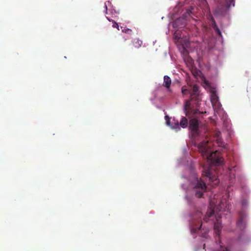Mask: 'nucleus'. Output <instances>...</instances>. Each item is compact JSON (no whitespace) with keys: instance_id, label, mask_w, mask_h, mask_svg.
Wrapping results in <instances>:
<instances>
[{"instance_id":"f257e3e1","label":"nucleus","mask_w":251,"mask_h":251,"mask_svg":"<svg viewBox=\"0 0 251 251\" xmlns=\"http://www.w3.org/2000/svg\"><path fill=\"white\" fill-rule=\"evenodd\" d=\"M199 149L202 157L205 158L208 163L203 165L202 175L206 177L213 187L217 186L220 181L217 176L213 173L210 164H221L223 161L220 152L217 151H211L209 149L207 142L201 143L199 145Z\"/></svg>"},{"instance_id":"f03ea898","label":"nucleus","mask_w":251,"mask_h":251,"mask_svg":"<svg viewBox=\"0 0 251 251\" xmlns=\"http://www.w3.org/2000/svg\"><path fill=\"white\" fill-rule=\"evenodd\" d=\"M193 190L197 198H201L206 189L205 182L201 179L196 177L192 183Z\"/></svg>"},{"instance_id":"7ed1b4c3","label":"nucleus","mask_w":251,"mask_h":251,"mask_svg":"<svg viewBox=\"0 0 251 251\" xmlns=\"http://www.w3.org/2000/svg\"><path fill=\"white\" fill-rule=\"evenodd\" d=\"M189 127L194 135H197L199 134V122L198 119L196 118L191 119L189 122Z\"/></svg>"},{"instance_id":"20e7f679","label":"nucleus","mask_w":251,"mask_h":251,"mask_svg":"<svg viewBox=\"0 0 251 251\" xmlns=\"http://www.w3.org/2000/svg\"><path fill=\"white\" fill-rule=\"evenodd\" d=\"M188 125V121L187 119L185 117H182L180 123L177 121L175 123V125L172 126V128L173 129H180L179 126L182 127V128H186Z\"/></svg>"},{"instance_id":"39448f33","label":"nucleus","mask_w":251,"mask_h":251,"mask_svg":"<svg viewBox=\"0 0 251 251\" xmlns=\"http://www.w3.org/2000/svg\"><path fill=\"white\" fill-rule=\"evenodd\" d=\"M191 99L189 100H186L185 101L183 110L185 113V115L188 116L191 113H196V112H194L192 108V106L191 104Z\"/></svg>"},{"instance_id":"423d86ee","label":"nucleus","mask_w":251,"mask_h":251,"mask_svg":"<svg viewBox=\"0 0 251 251\" xmlns=\"http://www.w3.org/2000/svg\"><path fill=\"white\" fill-rule=\"evenodd\" d=\"M199 86L197 84L193 85L192 91L190 92L191 100H199Z\"/></svg>"},{"instance_id":"0eeeda50","label":"nucleus","mask_w":251,"mask_h":251,"mask_svg":"<svg viewBox=\"0 0 251 251\" xmlns=\"http://www.w3.org/2000/svg\"><path fill=\"white\" fill-rule=\"evenodd\" d=\"M239 216L240 218L237 222V225L238 227L242 229L245 227L246 222L245 221V218L246 217V215L243 212H240L239 213Z\"/></svg>"},{"instance_id":"6e6552de","label":"nucleus","mask_w":251,"mask_h":251,"mask_svg":"<svg viewBox=\"0 0 251 251\" xmlns=\"http://www.w3.org/2000/svg\"><path fill=\"white\" fill-rule=\"evenodd\" d=\"M229 205L226 199H223L221 201L219 204L218 207L217 209L221 211H226V209H228Z\"/></svg>"},{"instance_id":"1a4fd4ad","label":"nucleus","mask_w":251,"mask_h":251,"mask_svg":"<svg viewBox=\"0 0 251 251\" xmlns=\"http://www.w3.org/2000/svg\"><path fill=\"white\" fill-rule=\"evenodd\" d=\"M220 217H216V221L214 223V228L217 235H219L221 229V222Z\"/></svg>"},{"instance_id":"9d476101","label":"nucleus","mask_w":251,"mask_h":251,"mask_svg":"<svg viewBox=\"0 0 251 251\" xmlns=\"http://www.w3.org/2000/svg\"><path fill=\"white\" fill-rule=\"evenodd\" d=\"M210 100L213 105L216 104L219 100V97L215 91L211 92Z\"/></svg>"},{"instance_id":"9b49d317","label":"nucleus","mask_w":251,"mask_h":251,"mask_svg":"<svg viewBox=\"0 0 251 251\" xmlns=\"http://www.w3.org/2000/svg\"><path fill=\"white\" fill-rule=\"evenodd\" d=\"M171 79L168 75H165L164 76V85L166 87L169 91H171L170 87L171 84Z\"/></svg>"},{"instance_id":"f8f14e48","label":"nucleus","mask_w":251,"mask_h":251,"mask_svg":"<svg viewBox=\"0 0 251 251\" xmlns=\"http://www.w3.org/2000/svg\"><path fill=\"white\" fill-rule=\"evenodd\" d=\"M214 214V210L213 209L210 208L203 218L204 221L207 222L209 221V218L212 217Z\"/></svg>"},{"instance_id":"ddd939ff","label":"nucleus","mask_w":251,"mask_h":251,"mask_svg":"<svg viewBox=\"0 0 251 251\" xmlns=\"http://www.w3.org/2000/svg\"><path fill=\"white\" fill-rule=\"evenodd\" d=\"M202 223L201 220L199 222L198 225L193 223L192 225V230L194 232H197L201 228Z\"/></svg>"},{"instance_id":"4468645a","label":"nucleus","mask_w":251,"mask_h":251,"mask_svg":"<svg viewBox=\"0 0 251 251\" xmlns=\"http://www.w3.org/2000/svg\"><path fill=\"white\" fill-rule=\"evenodd\" d=\"M142 44V42L138 39H134L133 42V44L134 46L136 48H138L140 47H141Z\"/></svg>"},{"instance_id":"2eb2a0df","label":"nucleus","mask_w":251,"mask_h":251,"mask_svg":"<svg viewBox=\"0 0 251 251\" xmlns=\"http://www.w3.org/2000/svg\"><path fill=\"white\" fill-rule=\"evenodd\" d=\"M122 32H125L127 34H131L132 30L129 28H127L126 27H121Z\"/></svg>"},{"instance_id":"dca6fc26","label":"nucleus","mask_w":251,"mask_h":251,"mask_svg":"<svg viewBox=\"0 0 251 251\" xmlns=\"http://www.w3.org/2000/svg\"><path fill=\"white\" fill-rule=\"evenodd\" d=\"M226 6L227 7H230L232 5L234 6V0H227Z\"/></svg>"},{"instance_id":"f3484780","label":"nucleus","mask_w":251,"mask_h":251,"mask_svg":"<svg viewBox=\"0 0 251 251\" xmlns=\"http://www.w3.org/2000/svg\"><path fill=\"white\" fill-rule=\"evenodd\" d=\"M190 91L186 89L185 86H183L181 88V92L183 95L187 94V93H190Z\"/></svg>"},{"instance_id":"a211bd4d","label":"nucleus","mask_w":251,"mask_h":251,"mask_svg":"<svg viewBox=\"0 0 251 251\" xmlns=\"http://www.w3.org/2000/svg\"><path fill=\"white\" fill-rule=\"evenodd\" d=\"M229 248L227 247H224L222 245L220 246V248L218 250V251H229Z\"/></svg>"},{"instance_id":"6ab92c4d","label":"nucleus","mask_w":251,"mask_h":251,"mask_svg":"<svg viewBox=\"0 0 251 251\" xmlns=\"http://www.w3.org/2000/svg\"><path fill=\"white\" fill-rule=\"evenodd\" d=\"M165 119L166 121V124L168 126H170L172 127V126H173L174 125H171V121L168 115L165 116Z\"/></svg>"},{"instance_id":"aec40b11","label":"nucleus","mask_w":251,"mask_h":251,"mask_svg":"<svg viewBox=\"0 0 251 251\" xmlns=\"http://www.w3.org/2000/svg\"><path fill=\"white\" fill-rule=\"evenodd\" d=\"M214 27L216 30V32H217V33L219 35H221V32L220 31V30L219 29V28L217 27V26L215 25V24H214Z\"/></svg>"},{"instance_id":"412c9836","label":"nucleus","mask_w":251,"mask_h":251,"mask_svg":"<svg viewBox=\"0 0 251 251\" xmlns=\"http://www.w3.org/2000/svg\"><path fill=\"white\" fill-rule=\"evenodd\" d=\"M112 22L113 23V24L112 25V26L113 27H114V28H118L119 30L118 24L116 22H115L114 21L112 20Z\"/></svg>"},{"instance_id":"4be33fe9","label":"nucleus","mask_w":251,"mask_h":251,"mask_svg":"<svg viewBox=\"0 0 251 251\" xmlns=\"http://www.w3.org/2000/svg\"><path fill=\"white\" fill-rule=\"evenodd\" d=\"M104 7L105 8L106 11H107V5H106V4L105 3V5H104Z\"/></svg>"},{"instance_id":"5701e85b","label":"nucleus","mask_w":251,"mask_h":251,"mask_svg":"<svg viewBox=\"0 0 251 251\" xmlns=\"http://www.w3.org/2000/svg\"><path fill=\"white\" fill-rule=\"evenodd\" d=\"M246 204V202L245 201H243V202H242V205H245Z\"/></svg>"},{"instance_id":"b1692460","label":"nucleus","mask_w":251,"mask_h":251,"mask_svg":"<svg viewBox=\"0 0 251 251\" xmlns=\"http://www.w3.org/2000/svg\"><path fill=\"white\" fill-rule=\"evenodd\" d=\"M201 212H199V213H198V215L199 216H201Z\"/></svg>"},{"instance_id":"393cba45","label":"nucleus","mask_w":251,"mask_h":251,"mask_svg":"<svg viewBox=\"0 0 251 251\" xmlns=\"http://www.w3.org/2000/svg\"><path fill=\"white\" fill-rule=\"evenodd\" d=\"M205 244H204V245H203V249H205Z\"/></svg>"},{"instance_id":"a878e982","label":"nucleus","mask_w":251,"mask_h":251,"mask_svg":"<svg viewBox=\"0 0 251 251\" xmlns=\"http://www.w3.org/2000/svg\"><path fill=\"white\" fill-rule=\"evenodd\" d=\"M107 18V19L109 21H111V20L109 19H108V18Z\"/></svg>"}]
</instances>
